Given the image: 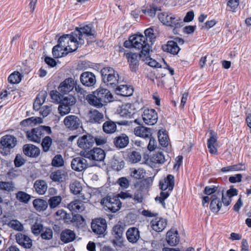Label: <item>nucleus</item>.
<instances>
[{
  "mask_svg": "<svg viewBox=\"0 0 251 251\" xmlns=\"http://www.w3.org/2000/svg\"><path fill=\"white\" fill-rule=\"evenodd\" d=\"M86 100L90 105L100 108L105 103L113 101V97L108 89L100 88L93 94L88 95Z\"/></svg>",
  "mask_w": 251,
  "mask_h": 251,
  "instance_id": "f257e3e1",
  "label": "nucleus"
},
{
  "mask_svg": "<svg viewBox=\"0 0 251 251\" xmlns=\"http://www.w3.org/2000/svg\"><path fill=\"white\" fill-rule=\"evenodd\" d=\"M158 18L163 25L173 28L174 32L176 29L181 27L184 25L180 17L172 13H160L158 14Z\"/></svg>",
  "mask_w": 251,
  "mask_h": 251,
  "instance_id": "f03ea898",
  "label": "nucleus"
},
{
  "mask_svg": "<svg viewBox=\"0 0 251 251\" xmlns=\"http://www.w3.org/2000/svg\"><path fill=\"white\" fill-rule=\"evenodd\" d=\"M51 133L50 127L45 126H40L25 132L26 138L31 142L39 143L41 139L46 134Z\"/></svg>",
  "mask_w": 251,
  "mask_h": 251,
  "instance_id": "7ed1b4c3",
  "label": "nucleus"
},
{
  "mask_svg": "<svg viewBox=\"0 0 251 251\" xmlns=\"http://www.w3.org/2000/svg\"><path fill=\"white\" fill-rule=\"evenodd\" d=\"M74 34L78 37L79 42L80 45L85 43V39L88 40L96 37V31L92 24H88L83 26L76 27L74 31Z\"/></svg>",
  "mask_w": 251,
  "mask_h": 251,
  "instance_id": "20e7f679",
  "label": "nucleus"
},
{
  "mask_svg": "<svg viewBox=\"0 0 251 251\" xmlns=\"http://www.w3.org/2000/svg\"><path fill=\"white\" fill-rule=\"evenodd\" d=\"M132 44L133 48L141 50L142 55L144 57H148L150 50V46L147 41V37L142 34H135L132 35Z\"/></svg>",
  "mask_w": 251,
  "mask_h": 251,
  "instance_id": "39448f33",
  "label": "nucleus"
},
{
  "mask_svg": "<svg viewBox=\"0 0 251 251\" xmlns=\"http://www.w3.org/2000/svg\"><path fill=\"white\" fill-rule=\"evenodd\" d=\"M103 82L107 86H116L118 83L119 75L111 67H104L100 71Z\"/></svg>",
  "mask_w": 251,
  "mask_h": 251,
  "instance_id": "423d86ee",
  "label": "nucleus"
},
{
  "mask_svg": "<svg viewBox=\"0 0 251 251\" xmlns=\"http://www.w3.org/2000/svg\"><path fill=\"white\" fill-rule=\"evenodd\" d=\"M17 142V139L13 135L2 136L0 141V153L3 155L9 154L11 150L16 145Z\"/></svg>",
  "mask_w": 251,
  "mask_h": 251,
  "instance_id": "0eeeda50",
  "label": "nucleus"
},
{
  "mask_svg": "<svg viewBox=\"0 0 251 251\" xmlns=\"http://www.w3.org/2000/svg\"><path fill=\"white\" fill-rule=\"evenodd\" d=\"M80 155L90 160L101 161L105 157L104 150L99 148H95L91 150H85L81 151Z\"/></svg>",
  "mask_w": 251,
  "mask_h": 251,
  "instance_id": "6e6552de",
  "label": "nucleus"
},
{
  "mask_svg": "<svg viewBox=\"0 0 251 251\" xmlns=\"http://www.w3.org/2000/svg\"><path fill=\"white\" fill-rule=\"evenodd\" d=\"M101 203L113 213L118 211L122 205V202L120 201L119 197H112L110 196L103 198L101 201Z\"/></svg>",
  "mask_w": 251,
  "mask_h": 251,
  "instance_id": "1a4fd4ad",
  "label": "nucleus"
},
{
  "mask_svg": "<svg viewBox=\"0 0 251 251\" xmlns=\"http://www.w3.org/2000/svg\"><path fill=\"white\" fill-rule=\"evenodd\" d=\"M184 42L183 39L177 37L175 38L174 40L168 41L166 44L162 46V49L164 51L176 55L180 50L178 44L183 45Z\"/></svg>",
  "mask_w": 251,
  "mask_h": 251,
  "instance_id": "9d476101",
  "label": "nucleus"
},
{
  "mask_svg": "<svg viewBox=\"0 0 251 251\" xmlns=\"http://www.w3.org/2000/svg\"><path fill=\"white\" fill-rule=\"evenodd\" d=\"M143 122L148 125H154L158 120V115L154 109L146 108L142 114Z\"/></svg>",
  "mask_w": 251,
  "mask_h": 251,
  "instance_id": "9b49d317",
  "label": "nucleus"
},
{
  "mask_svg": "<svg viewBox=\"0 0 251 251\" xmlns=\"http://www.w3.org/2000/svg\"><path fill=\"white\" fill-rule=\"evenodd\" d=\"M124 227L120 225H116L112 229V235L114 238L112 243L115 247H122L123 246Z\"/></svg>",
  "mask_w": 251,
  "mask_h": 251,
  "instance_id": "f8f14e48",
  "label": "nucleus"
},
{
  "mask_svg": "<svg viewBox=\"0 0 251 251\" xmlns=\"http://www.w3.org/2000/svg\"><path fill=\"white\" fill-rule=\"evenodd\" d=\"M63 123L66 127L70 130H76L82 127L81 120L77 116L70 115L66 116Z\"/></svg>",
  "mask_w": 251,
  "mask_h": 251,
  "instance_id": "ddd939ff",
  "label": "nucleus"
},
{
  "mask_svg": "<svg viewBox=\"0 0 251 251\" xmlns=\"http://www.w3.org/2000/svg\"><path fill=\"white\" fill-rule=\"evenodd\" d=\"M124 55L127 59L130 70L136 72L138 69L140 58L143 55L131 52H125Z\"/></svg>",
  "mask_w": 251,
  "mask_h": 251,
  "instance_id": "4468645a",
  "label": "nucleus"
},
{
  "mask_svg": "<svg viewBox=\"0 0 251 251\" xmlns=\"http://www.w3.org/2000/svg\"><path fill=\"white\" fill-rule=\"evenodd\" d=\"M93 231L98 235L103 234L107 228L106 221L103 218H96L93 220L91 224Z\"/></svg>",
  "mask_w": 251,
  "mask_h": 251,
  "instance_id": "2eb2a0df",
  "label": "nucleus"
},
{
  "mask_svg": "<svg viewBox=\"0 0 251 251\" xmlns=\"http://www.w3.org/2000/svg\"><path fill=\"white\" fill-rule=\"evenodd\" d=\"M95 142L94 137L90 134H86L78 138L77 142L78 146L83 150H90Z\"/></svg>",
  "mask_w": 251,
  "mask_h": 251,
  "instance_id": "dca6fc26",
  "label": "nucleus"
},
{
  "mask_svg": "<svg viewBox=\"0 0 251 251\" xmlns=\"http://www.w3.org/2000/svg\"><path fill=\"white\" fill-rule=\"evenodd\" d=\"M76 84V81L72 77L65 79L58 87V91L63 94H67L73 91Z\"/></svg>",
  "mask_w": 251,
  "mask_h": 251,
  "instance_id": "f3484780",
  "label": "nucleus"
},
{
  "mask_svg": "<svg viewBox=\"0 0 251 251\" xmlns=\"http://www.w3.org/2000/svg\"><path fill=\"white\" fill-rule=\"evenodd\" d=\"M175 186V177L172 175H168L167 177L159 181V188L162 191L172 192Z\"/></svg>",
  "mask_w": 251,
  "mask_h": 251,
  "instance_id": "a211bd4d",
  "label": "nucleus"
},
{
  "mask_svg": "<svg viewBox=\"0 0 251 251\" xmlns=\"http://www.w3.org/2000/svg\"><path fill=\"white\" fill-rule=\"evenodd\" d=\"M81 83L85 86H93L96 82V78L95 75L90 72H84L80 76Z\"/></svg>",
  "mask_w": 251,
  "mask_h": 251,
  "instance_id": "6ab92c4d",
  "label": "nucleus"
},
{
  "mask_svg": "<svg viewBox=\"0 0 251 251\" xmlns=\"http://www.w3.org/2000/svg\"><path fill=\"white\" fill-rule=\"evenodd\" d=\"M126 237L127 241L131 244H136L141 238L140 231L136 227H130L126 231Z\"/></svg>",
  "mask_w": 251,
  "mask_h": 251,
  "instance_id": "aec40b11",
  "label": "nucleus"
},
{
  "mask_svg": "<svg viewBox=\"0 0 251 251\" xmlns=\"http://www.w3.org/2000/svg\"><path fill=\"white\" fill-rule=\"evenodd\" d=\"M72 169L75 171L81 172L88 167L86 160L83 157H78L74 158L71 162Z\"/></svg>",
  "mask_w": 251,
  "mask_h": 251,
  "instance_id": "412c9836",
  "label": "nucleus"
},
{
  "mask_svg": "<svg viewBox=\"0 0 251 251\" xmlns=\"http://www.w3.org/2000/svg\"><path fill=\"white\" fill-rule=\"evenodd\" d=\"M217 133L213 130H210V137L207 140V148L210 153L212 154L217 153V149L216 147L217 145Z\"/></svg>",
  "mask_w": 251,
  "mask_h": 251,
  "instance_id": "4be33fe9",
  "label": "nucleus"
},
{
  "mask_svg": "<svg viewBox=\"0 0 251 251\" xmlns=\"http://www.w3.org/2000/svg\"><path fill=\"white\" fill-rule=\"evenodd\" d=\"M151 226L153 230L156 232L163 231L166 227L167 220L162 218H155L151 222Z\"/></svg>",
  "mask_w": 251,
  "mask_h": 251,
  "instance_id": "5701e85b",
  "label": "nucleus"
},
{
  "mask_svg": "<svg viewBox=\"0 0 251 251\" xmlns=\"http://www.w3.org/2000/svg\"><path fill=\"white\" fill-rule=\"evenodd\" d=\"M17 242L26 249H30L32 246L31 239L27 235L21 233H18L16 235Z\"/></svg>",
  "mask_w": 251,
  "mask_h": 251,
  "instance_id": "b1692460",
  "label": "nucleus"
},
{
  "mask_svg": "<svg viewBox=\"0 0 251 251\" xmlns=\"http://www.w3.org/2000/svg\"><path fill=\"white\" fill-rule=\"evenodd\" d=\"M24 153L31 157H36L40 153V149L32 144H26L23 147Z\"/></svg>",
  "mask_w": 251,
  "mask_h": 251,
  "instance_id": "393cba45",
  "label": "nucleus"
},
{
  "mask_svg": "<svg viewBox=\"0 0 251 251\" xmlns=\"http://www.w3.org/2000/svg\"><path fill=\"white\" fill-rule=\"evenodd\" d=\"M113 143L116 148L123 149L128 145L129 138L126 134L122 133L114 138Z\"/></svg>",
  "mask_w": 251,
  "mask_h": 251,
  "instance_id": "a878e982",
  "label": "nucleus"
},
{
  "mask_svg": "<svg viewBox=\"0 0 251 251\" xmlns=\"http://www.w3.org/2000/svg\"><path fill=\"white\" fill-rule=\"evenodd\" d=\"M166 240L171 246H176L179 242L180 239L177 230L171 229L167 233Z\"/></svg>",
  "mask_w": 251,
  "mask_h": 251,
  "instance_id": "bb28decb",
  "label": "nucleus"
},
{
  "mask_svg": "<svg viewBox=\"0 0 251 251\" xmlns=\"http://www.w3.org/2000/svg\"><path fill=\"white\" fill-rule=\"evenodd\" d=\"M89 121L92 123L100 124L104 121L102 113L94 109L91 110L88 113Z\"/></svg>",
  "mask_w": 251,
  "mask_h": 251,
  "instance_id": "cd10ccee",
  "label": "nucleus"
},
{
  "mask_svg": "<svg viewBox=\"0 0 251 251\" xmlns=\"http://www.w3.org/2000/svg\"><path fill=\"white\" fill-rule=\"evenodd\" d=\"M115 93L118 95L129 97L133 94V88L130 85H121L116 88Z\"/></svg>",
  "mask_w": 251,
  "mask_h": 251,
  "instance_id": "c85d7f7f",
  "label": "nucleus"
},
{
  "mask_svg": "<svg viewBox=\"0 0 251 251\" xmlns=\"http://www.w3.org/2000/svg\"><path fill=\"white\" fill-rule=\"evenodd\" d=\"M134 132L136 136L145 139L150 138L152 135L151 129L143 126H139L135 127Z\"/></svg>",
  "mask_w": 251,
  "mask_h": 251,
  "instance_id": "c756f323",
  "label": "nucleus"
},
{
  "mask_svg": "<svg viewBox=\"0 0 251 251\" xmlns=\"http://www.w3.org/2000/svg\"><path fill=\"white\" fill-rule=\"evenodd\" d=\"M75 238V232L69 229L63 230L60 234V239L64 243L73 241Z\"/></svg>",
  "mask_w": 251,
  "mask_h": 251,
  "instance_id": "7c9ffc66",
  "label": "nucleus"
},
{
  "mask_svg": "<svg viewBox=\"0 0 251 251\" xmlns=\"http://www.w3.org/2000/svg\"><path fill=\"white\" fill-rule=\"evenodd\" d=\"M67 174L63 170H57L52 172L50 178L54 182H62L65 180Z\"/></svg>",
  "mask_w": 251,
  "mask_h": 251,
  "instance_id": "2f4dec72",
  "label": "nucleus"
},
{
  "mask_svg": "<svg viewBox=\"0 0 251 251\" xmlns=\"http://www.w3.org/2000/svg\"><path fill=\"white\" fill-rule=\"evenodd\" d=\"M72 38L69 42V45H67L68 48L66 49L67 52H71L77 50L79 46H81L79 44L78 37L74 34V31L71 32Z\"/></svg>",
  "mask_w": 251,
  "mask_h": 251,
  "instance_id": "473e14b6",
  "label": "nucleus"
},
{
  "mask_svg": "<svg viewBox=\"0 0 251 251\" xmlns=\"http://www.w3.org/2000/svg\"><path fill=\"white\" fill-rule=\"evenodd\" d=\"M33 187L39 195H44L47 190L48 185L45 180L38 179L35 181Z\"/></svg>",
  "mask_w": 251,
  "mask_h": 251,
  "instance_id": "72a5a7b5",
  "label": "nucleus"
},
{
  "mask_svg": "<svg viewBox=\"0 0 251 251\" xmlns=\"http://www.w3.org/2000/svg\"><path fill=\"white\" fill-rule=\"evenodd\" d=\"M211 201L210 204V209L213 212L217 213L222 206V202L220 198L218 197L217 194L211 196Z\"/></svg>",
  "mask_w": 251,
  "mask_h": 251,
  "instance_id": "f704fd0d",
  "label": "nucleus"
},
{
  "mask_svg": "<svg viewBox=\"0 0 251 251\" xmlns=\"http://www.w3.org/2000/svg\"><path fill=\"white\" fill-rule=\"evenodd\" d=\"M47 93L46 91L40 92L37 96L36 99L33 103V108L35 110H38L41 108V106L45 101Z\"/></svg>",
  "mask_w": 251,
  "mask_h": 251,
  "instance_id": "c9c22d12",
  "label": "nucleus"
},
{
  "mask_svg": "<svg viewBox=\"0 0 251 251\" xmlns=\"http://www.w3.org/2000/svg\"><path fill=\"white\" fill-rule=\"evenodd\" d=\"M68 207L71 211L77 213L81 212L85 209L84 204L75 200L69 204Z\"/></svg>",
  "mask_w": 251,
  "mask_h": 251,
  "instance_id": "e433bc0d",
  "label": "nucleus"
},
{
  "mask_svg": "<svg viewBox=\"0 0 251 251\" xmlns=\"http://www.w3.org/2000/svg\"><path fill=\"white\" fill-rule=\"evenodd\" d=\"M102 129L105 133L112 134L116 131L117 126L115 122L111 120H108L103 123Z\"/></svg>",
  "mask_w": 251,
  "mask_h": 251,
  "instance_id": "4c0bfd02",
  "label": "nucleus"
},
{
  "mask_svg": "<svg viewBox=\"0 0 251 251\" xmlns=\"http://www.w3.org/2000/svg\"><path fill=\"white\" fill-rule=\"evenodd\" d=\"M53 56L58 58L66 55L68 53L65 50V48L61 47L58 44L54 46L52 50Z\"/></svg>",
  "mask_w": 251,
  "mask_h": 251,
  "instance_id": "58836bf2",
  "label": "nucleus"
},
{
  "mask_svg": "<svg viewBox=\"0 0 251 251\" xmlns=\"http://www.w3.org/2000/svg\"><path fill=\"white\" fill-rule=\"evenodd\" d=\"M33 205L37 211H43L48 207V203L45 200L37 199L33 201Z\"/></svg>",
  "mask_w": 251,
  "mask_h": 251,
  "instance_id": "ea45409f",
  "label": "nucleus"
},
{
  "mask_svg": "<svg viewBox=\"0 0 251 251\" xmlns=\"http://www.w3.org/2000/svg\"><path fill=\"white\" fill-rule=\"evenodd\" d=\"M43 120L41 118L37 117H31L23 120L20 123L22 126H32V124H40L42 123Z\"/></svg>",
  "mask_w": 251,
  "mask_h": 251,
  "instance_id": "a19ab883",
  "label": "nucleus"
},
{
  "mask_svg": "<svg viewBox=\"0 0 251 251\" xmlns=\"http://www.w3.org/2000/svg\"><path fill=\"white\" fill-rule=\"evenodd\" d=\"M160 8H158L155 4L147 6L146 8L142 9L141 11L143 13L151 17H154L157 11H161Z\"/></svg>",
  "mask_w": 251,
  "mask_h": 251,
  "instance_id": "79ce46f5",
  "label": "nucleus"
},
{
  "mask_svg": "<svg viewBox=\"0 0 251 251\" xmlns=\"http://www.w3.org/2000/svg\"><path fill=\"white\" fill-rule=\"evenodd\" d=\"M245 170L246 166H245L244 164H238L223 167L221 169V172L223 173H226L227 172L239 171H243Z\"/></svg>",
  "mask_w": 251,
  "mask_h": 251,
  "instance_id": "37998d69",
  "label": "nucleus"
},
{
  "mask_svg": "<svg viewBox=\"0 0 251 251\" xmlns=\"http://www.w3.org/2000/svg\"><path fill=\"white\" fill-rule=\"evenodd\" d=\"M71 221L78 228H82L85 225V219L80 214H77L74 215Z\"/></svg>",
  "mask_w": 251,
  "mask_h": 251,
  "instance_id": "c03bdc74",
  "label": "nucleus"
},
{
  "mask_svg": "<svg viewBox=\"0 0 251 251\" xmlns=\"http://www.w3.org/2000/svg\"><path fill=\"white\" fill-rule=\"evenodd\" d=\"M62 198L60 196L51 197L48 200V203L51 209L57 207L61 203Z\"/></svg>",
  "mask_w": 251,
  "mask_h": 251,
  "instance_id": "a18cd8bd",
  "label": "nucleus"
},
{
  "mask_svg": "<svg viewBox=\"0 0 251 251\" xmlns=\"http://www.w3.org/2000/svg\"><path fill=\"white\" fill-rule=\"evenodd\" d=\"M16 199L20 202L27 203L30 199V196L23 191H19L16 194Z\"/></svg>",
  "mask_w": 251,
  "mask_h": 251,
  "instance_id": "49530a36",
  "label": "nucleus"
},
{
  "mask_svg": "<svg viewBox=\"0 0 251 251\" xmlns=\"http://www.w3.org/2000/svg\"><path fill=\"white\" fill-rule=\"evenodd\" d=\"M71 37V33L70 34H64L61 36L58 40V44L63 48H64L65 50H66V49L68 48L67 45H69L72 38Z\"/></svg>",
  "mask_w": 251,
  "mask_h": 251,
  "instance_id": "de8ad7c7",
  "label": "nucleus"
},
{
  "mask_svg": "<svg viewBox=\"0 0 251 251\" xmlns=\"http://www.w3.org/2000/svg\"><path fill=\"white\" fill-rule=\"evenodd\" d=\"M0 189L8 192H12L15 189L14 184L12 181H0Z\"/></svg>",
  "mask_w": 251,
  "mask_h": 251,
  "instance_id": "09e8293b",
  "label": "nucleus"
},
{
  "mask_svg": "<svg viewBox=\"0 0 251 251\" xmlns=\"http://www.w3.org/2000/svg\"><path fill=\"white\" fill-rule=\"evenodd\" d=\"M64 161L61 154L55 155L52 159L51 164L55 167H60L64 165Z\"/></svg>",
  "mask_w": 251,
  "mask_h": 251,
  "instance_id": "8fccbe9b",
  "label": "nucleus"
},
{
  "mask_svg": "<svg viewBox=\"0 0 251 251\" xmlns=\"http://www.w3.org/2000/svg\"><path fill=\"white\" fill-rule=\"evenodd\" d=\"M70 191L74 195H77L82 191V188L81 183L77 181H75L72 182L70 186Z\"/></svg>",
  "mask_w": 251,
  "mask_h": 251,
  "instance_id": "3c124183",
  "label": "nucleus"
},
{
  "mask_svg": "<svg viewBox=\"0 0 251 251\" xmlns=\"http://www.w3.org/2000/svg\"><path fill=\"white\" fill-rule=\"evenodd\" d=\"M21 74L18 72H14L9 76L8 80L12 84H17L21 81Z\"/></svg>",
  "mask_w": 251,
  "mask_h": 251,
  "instance_id": "603ef678",
  "label": "nucleus"
},
{
  "mask_svg": "<svg viewBox=\"0 0 251 251\" xmlns=\"http://www.w3.org/2000/svg\"><path fill=\"white\" fill-rule=\"evenodd\" d=\"M151 160L155 163L163 164L166 160L162 152H158L153 155Z\"/></svg>",
  "mask_w": 251,
  "mask_h": 251,
  "instance_id": "864d4df0",
  "label": "nucleus"
},
{
  "mask_svg": "<svg viewBox=\"0 0 251 251\" xmlns=\"http://www.w3.org/2000/svg\"><path fill=\"white\" fill-rule=\"evenodd\" d=\"M52 140L50 136L45 137L42 142V146L43 151L45 152H48L50 149V146L52 145Z\"/></svg>",
  "mask_w": 251,
  "mask_h": 251,
  "instance_id": "5fc2aeb1",
  "label": "nucleus"
},
{
  "mask_svg": "<svg viewBox=\"0 0 251 251\" xmlns=\"http://www.w3.org/2000/svg\"><path fill=\"white\" fill-rule=\"evenodd\" d=\"M50 95L52 100L56 103H60L63 97L60 92L56 90L51 91Z\"/></svg>",
  "mask_w": 251,
  "mask_h": 251,
  "instance_id": "6e6d98bb",
  "label": "nucleus"
},
{
  "mask_svg": "<svg viewBox=\"0 0 251 251\" xmlns=\"http://www.w3.org/2000/svg\"><path fill=\"white\" fill-rule=\"evenodd\" d=\"M8 226L14 230L22 231L24 229L23 225L17 220H12L9 223Z\"/></svg>",
  "mask_w": 251,
  "mask_h": 251,
  "instance_id": "4d7b16f0",
  "label": "nucleus"
},
{
  "mask_svg": "<svg viewBox=\"0 0 251 251\" xmlns=\"http://www.w3.org/2000/svg\"><path fill=\"white\" fill-rule=\"evenodd\" d=\"M158 138L159 142L162 147H166L168 146V136L165 133L162 132L161 133L160 131H159L158 132Z\"/></svg>",
  "mask_w": 251,
  "mask_h": 251,
  "instance_id": "13d9d810",
  "label": "nucleus"
},
{
  "mask_svg": "<svg viewBox=\"0 0 251 251\" xmlns=\"http://www.w3.org/2000/svg\"><path fill=\"white\" fill-rule=\"evenodd\" d=\"M61 102L63 104L68 105L71 106L75 103L76 99L74 96L70 95L66 97L63 96Z\"/></svg>",
  "mask_w": 251,
  "mask_h": 251,
  "instance_id": "bf43d9fd",
  "label": "nucleus"
},
{
  "mask_svg": "<svg viewBox=\"0 0 251 251\" xmlns=\"http://www.w3.org/2000/svg\"><path fill=\"white\" fill-rule=\"evenodd\" d=\"M52 230L50 228L45 227L41 233V237L43 240H50L52 238Z\"/></svg>",
  "mask_w": 251,
  "mask_h": 251,
  "instance_id": "052dcab7",
  "label": "nucleus"
},
{
  "mask_svg": "<svg viewBox=\"0 0 251 251\" xmlns=\"http://www.w3.org/2000/svg\"><path fill=\"white\" fill-rule=\"evenodd\" d=\"M145 171L144 169L139 168L134 169L131 173V176L136 179H139L144 178Z\"/></svg>",
  "mask_w": 251,
  "mask_h": 251,
  "instance_id": "680f3d73",
  "label": "nucleus"
},
{
  "mask_svg": "<svg viewBox=\"0 0 251 251\" xmlns=\"http://www.w3.org/2000/svg\"><path fill=\"white\" fill-rule=\"evenodd\" d=\"M154 28L150 27L146 29L144 31L145 36V37H147V41L148 42L149 40L150 42L152 43L153 40L155 38V35L154 33Z\"/></svg>",
  "mask_w": 251,
  "mask_h": 251,
  "instance_id": "e2e57ef3",
  "label": "nucleus"
},
{
  "mask_svg": "<svg viewBox=\"0 0 251 251\" xmlns=\"http://www.w3.org/2000/svg\"><path fill=\"white\" fill-rule=\"evenodd\" d=\"M45 227L41 224L35 223L31 227L32 233L36 236L41 233Z\"/></svg>",
  "mask_w": 251,
  "mask_h": 251,
  "instance_id": "0e129e2a",
  "label": "nucleus"
},
{
  "mask_svg": "<svg viewBox=\"0 0 251 251\" xmlns=\"http://www.w3.org/2000/svg\"><path fill=\"white\" fill-rule=\"evenodd\" d=\"M129 159L131 162L135 163L140 161L141 156L139 152L133 151L129 154Z\"/></svg>",
  "mask_w": 251,
  "mask_h": 251,
  "instance_id": "69168bd1",
  "label": "nucleus"
},
{
  "mask_svg": "<svg viewBox=\"0 0 251 251\" xmlns=\"http://www.w3.org/2000/svg\"><path fill=\"white\" fill-rule=\"evenodd\" d=\"M113 169L117 171L122 169L125 165V162L123 160L119 161L117 159H113L111 162Z\"/></svg>",
  "mask_w": 251,
  "mask_h": 251,
  "instance_id": "338daca9",
  "label": "nucleus"
},
{
  "mask_svg": "<svg viewBox=\"0 0 251 251\" xmlns=\"http://www.w3.org/2000/svg\"><path fill=\"white\" fill-rule=\"evenodd\" d=\"M60 105L58 106V110L59 113L61 116H64L68 114L71 111V106L68 105L62 104V102L59 103Z\"/></svg>",
  "mask_w": 251,
  "mask_h": 251,
  "instance_id": "774afa93",
  "label": "nucleus"
}]
</instances>
